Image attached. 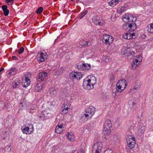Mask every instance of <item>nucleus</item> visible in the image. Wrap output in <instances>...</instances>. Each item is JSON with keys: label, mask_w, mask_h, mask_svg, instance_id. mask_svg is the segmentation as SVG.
<instances>
[{"label": "nucleus", "mask_w": 153, "mask_h": 153, "mask_svg": "<svg viewBox=\"0 0 153 153\" xmlns=\"http://www.w3.org/2000/svg\"><path fill=\"white\" fill-rule=\"evenodd\" d=\"M95 108L92 106H90L89 108H87L85 110L86 115L89 117L90 119L94 115L95 112Z\"/></svg>", "instance_id": "nucleus-7"}, {"label": "nucleus", "mask_w": 153, "mask_h": 153, "mask_svg": "<svg viewBox=\"0 0 153 153\" xmlns=\"http://www.w3.org/2000/svg\"><path fill=\"white\" fill-rule=\"evenodd\" d=\"M103 131L105 135L106 136H108L111 133V129L110 128H103Z\"/></svg>", "instance_id": "nucleus-31"}, {"label": "nucleus", "mask_w": 153, "mask_h": 153, "mask_svg": "<svg viewBox=\"0 0 153 153\" xmlns=\"http://www.w3.org/2000/svg\"><path fill=\"white\" fill-rule=\"evenodd\" d=\"M114 38L112 36L108 34H104L102 41L106 45H110L113 42Z\"/></svg>", "instance_id": "nucleus-4"}, {"label": "nucleus", "mask_w": 153, "mask_h": 153, "mask_svg": "<svg viewBox=\"0 0 153 153\" xmlns=\"http://www.w3.org/2000/svg\"><path fill=\"white\" fill-rule=\"evenodd\" d=\"M14 0H6L5 1L9 4H12L13 3Z\"/></svg>", "instance_id": "nucleus-43"}, {"label": "nucleus", "mask_w": 153, "mask_h": 153, "mask_svg": "<svg viewBox=\"0 0 153 153\" xmlns=\"http://www.w3.org/2000/svg\"><path fill=\"white\" fill-rule=\"evenodd\" d=\"M122 0H112L108 2L109 4L112 7L115 6L116 4L120 1H121Z\"/></svg>", "instance_id": "nucleus-25"}, {"label": "nucleus", "mask_w": 153, "mask_h": 153, "mask_svg": "<svg viewBox=\"0 0 153 153\" xmlns=\"http://www.w3.org/2000/svg\"><path fill=\"white\" fill-rule=\"evenodd\" d=\"M115 77L112 75H111L110 76V80L111 82H113L114 80Z\"/></svg>", "instance_id": "nucleus-47"}, {"label": "nucleus", "mask_w": 153, "mask_h": 153, "mask_svg": "<svg viewBox=\"0 0 153 153\" xmlns=\"http://www.w3.org/2000/svg\"><path fill=\"white\" fill-rule=\"evenodd\" d=\"M126 53H125V52H124V53H123V54H125V55H126Z\"/></svg>", "instance_id": "nucleus-59"}, {"label": "nucleus", "mask_w": 153, "mask_h": 153, "mask_svg": "<svg viewBox=\"0 0 153 153\" xmlns=\"http://www.w3.org/2000/svg\"><path fill=\"white\" fill-rule=\"evenodd\" d=\"M8 105L9 103L8 102H5L4 104V106L2 107V108L3 109H4L8 107Z\"/></svg>", "instance_id": "nucleus-44"}, {"label": "nucleus", "mask_w": 153, "mask_h": 153, "mask_svg": "<svg viewBox=\"0 0 153 153\" xmlns=\"http://www.w3.org/2000/svg\"><path fill=\"white\" fill-rule=\"evenodd\" d=\"M134 59L138 63L140 64L141 62H142V56L139 55L137 56H136Z\"/></svg>", "instance_id": "nucleus-33"}, {"label": "nucleus", "mask_w": 153, "mask_h": 153, "mask_svg": "<svg viewBox=\"0 0 153 153\" xmlns=\"http://www.w3.org/2000/svg\"><path fill=\"white\" fill-rule=\"evenodd\" d=\"M23 101H21L20 102V103H19V105H21L22 104H23Z\"/></svg>", "instance_id": "nucleus-57"}, {"label": "nucleus", "mask_w": 153, "mask_h": 153, "mask_svg": "<svg viewBox=\"0 0 153 153\" xmlns=\"http://www.w3.org/2000/svg\"><path fill=\"white\" fill-rule=\"evenodd\" d=\"M102 145L100 142H97L93 145L92 147V153H100L102 152Z\"/></svg>", "instance_id": "nucleus-2"}, {"label": "nucleus", "mask_w": 153, "mask_h": 153, "mask_svg": "<svg viewBox=\"0 0 153 153\" xmlns=\"http://www.w3.org/2000/svg\"><path fill=\"white\" fill-rule=\"evenodd\" d=\"M135 142H132L131 143H130V144L128 143L127 144L128 147L130 148V149H132L133 148H134L135 147Z\"/></svg>", "instance_id": "nucleus-37"}, {"label": "nucleus", "mask_w": 153, "mask_h": 153, "mask_svg": "<svg viewBox=\"0 0 153 153\" xmlns=\"http://www.w3.org/2000/svg\"><path fill=\"white\" fill-rule=\"evenodd\" d=\"M138 88V87H136L134 86L133 88L131 89V91H134V90H137Z\"/></svg>", "instance_id": "nucleus-52"}, {"label": "nucleus", "mask_w": 153, "mask_h": 153, "mask_svg": "<svg viewBox=\"0 0 153 153\" xmlns=\"http://www.w3.org/2000/svg\"><path fill=\"white\" fill-rule=\"evenodd\" d=\"M102 60L105 62H107L109 61V59L106 56H104L102 57Z\"/></svg>", "instance_id": "nucleus-42"}, {"label": "nucleus", "mask_w": 153, "mask_h": 153, "mask_svg": "<svg viewBox=\"0 0 153 153\" xmlns=\"http://www.w3.org/2000/svg\"><path fill=\"white\" fill-rule=\"evenodd\" d=\"M24 107V104H22L21 105H19V107H20V109H22Z\"/></svg>", "instance_id": "nucleus-54"}, {"label": "nucleus", "mask_w": 153, "mask_h": 153, "mask_svg": "<svg viewBox=\"0 0 153 153\" xmlns=\"http://www.w3.org/2000/svg\"><path fill=\"white\" fill-rule=\"evenodd\" d=\"M27 111L30 113L31 114H33L35 111H33V110H31V109H30L29 108L27 109Z\"/></svg>", "instance_id": "nucleus-50"}, {"label": "nucleus", "mask_w": 153, "mask_h": 153, "mask_svg": "<svg viewBox=\"0 0 153 153\" xmlns=\"http://www.w3.org/2000/svg\"><path fill=\"white\" fill-rule=\"evenodd\" d=\"M18 71V69L17 68H12L9 71L7 75L10 76H13L16 74Z\"/></svg>", "instance_id": "nucleus-18"}, {"label": "nucleus", "mask_w": 153, "mask_h": 153, "mask_svg": "<svg viewBox=\"0 0 153 153\" xmlns=\"http://www.w3.org/2000/svg\"><path fill=\"white\" fill-rule=\"evenodd\" d=\"M70 104L69 103L68 104V105L66 104H64L63 105V107L64 108V109H65L66 108H69V107H70Z\"/></svg>", "instance_id": "nucleus-49"}, {"label": "nucleus", "mask_w": 153, "mask_h": 153, "mask_svg": "<svg viewBox=\"0 0 153 153\" xmlns=\"http://www.w3.org/2000/svg\"><path fill=\"white\" fill-rule=\"evenodd\" d=\"M66 136L68 140L70 141L73 142L74 141L75 138L73 133L68 132L66 134Z\"/></svg>", "instance_id": "nucleus-14"}, {"label": "nucleus", "mask_w": 153, "mask_h": 153, "mask_svg": "<svg viewBox=\"0 0 153 153\" xmlns=\"http://www.w3.org/2000/svg\"><path fill=\"white\" fill-rule=\"evenodd\" d=\"M126 141L127 144H130V143L133 142H135L134 137L131 136H128L126 137Z\"/></svg>", "instance_id": "nucleus-27"}, {"label": "nucleus", "mask_w": 153, "mask_h": 153, "mask_svg": "<svg viewBox=\"0 0 153 153\" xmlns=\"http://www.w3.org/2000/svg\"><path fill=\"white\" fill-rule=\"evenodd\" d=\"M93 22L96 25H100L101 21L98 19V17L97 16H94L92 19Z\"/></svg>", "instance_id": "nucleus-24"}, {"label": "nucleus", "mask_w": 153, "mask_h": 153, "mask_svg": "<svg viewBox=\"0 0 153 153\" xmlns=\"http://www.w3.org/2000/svg\"><path fill=\"white\" fill-rule=\"evenodd\" d=\"M84 63H82V64H77L76 66V68L78 69L80 71H83L84 66Z\"/></svg>", "instance_id": "nucleus-35"}, {"label": "nucleus", "mask_w": 153, "mask_h": 153, "mask_svg": "<svg viewBox=\"0 0 153 153\" xmlns=\"http://www.w3.org/2000/svg\"><path fill=\"white\" fill-rule=\"evenodd\" d=\"M58 91L57 89L52 88L51 89L50 93L52 96H54L57 94Z\"/></svg>", "instance_id": "nucleus-29"}, {"label": "nucleus", "mask_w": 153, "mask_h": 153, "mask_svg": "<svg viewBox=\"0 0 153 153\" xmlns=\"http://www.w3.org/2000/svg\"><path fill=\"white\" fill-rule=\"evenodd\" d=\"M69 108H66L65 109H63L61 112L62 114H66L68 112Z\"/></svg>", "instance_id": "nucleus-40"}, {"label": "nucleus", "mask_w": 153, "mask_h": 153, "mask_svg": "<svg viewBox=\"0 0 153 153\" xmlns=\"http://www.w3.org/2000/svg\"><path fill=\"white\" fill-rule=\"evenodd\" d=\"M48 74L45 71L42 72L39 74L37 76V80L38 82H43L45 80V77L47 76Z\"/></svg>", "instance_id": "nucleus-9"}, {"label": "nucleus", "mask_w": 153, "mask_h": 153, "mask_svg": "<svg viewBox=\"0 0 153 153\" xmlns=\"http://www.w3.org/2000/svg\"><path fill=\"white\" fill-rule=\"evenodd\" d=\"M84 66L83 71H87L89 70L91 68V65L87 63H84Z\"/></svg>", "instance_id": "nucleus-34"}, {"label": "nucleus", "mask_w": 153, "mask_h": 153, "mask_svg": "<svg viewBox=\"0 0 153 153\" xmlns=\"http://www.w3.org/2000/svg\"><path fill=\"white\" fill-rule=\"evenodd\" d=\"M140 64L137 62L134 59H133V61L131 63V68L132 70H134L138 68Z\"/></svg>", "instance_id": "nucleus-15"}, {"label": "nucleus", "mask_w": 153, "mask_h": 153, "mask_svg": "<svg viewBox=\"0 0 153 153\" xmlns=\"http://www.w3.org/2000/svg\"><path fill=\"white\" fill-rule=\"evenodd\" d=\"M4 69L3 68H0V74H2L4 71Z\"/></svg>", "instance_id": "nucleus-53"}, {"label": "nucleus", "mask_w": 153, "mask_h": 153, "mask_svg": "<svg viewBox=\"0 0 153 153\" xmlns=\"http://www.w3.org/2000/svg\"><path fill=\"white\" fill-rule=\"evenodd\" d=\"M31 74L30 73H28L27 74L25 75L22 79V83L24 87H27L30 83V79Z\"/></svg>", "instance_id": "nucleus-3"}, {"label": "nucleus", "mask_w": 153, "mask_h": 153, "mask_svg": "<svg viewBox=\"0 0 153 153\" xmlns=\"http://www.w3.org/2000/svg\"><path fill=\"white\" fill-rule=\"evenodd\" d=\"M127 39H132V37H131V33H127Z\"/></svg>", "instance_id": "nucleus-48"}, {"label": "nucleus", "mask_w": 153, "mask_h": 153, "mask_svg": "<svg viewBox=\"0 0 153 153\" xmlns=\"http://www.w3.org/2000/svg\"><path fill=\"white\" fill-rule=\"evenodd\" d=\"M47 57L48 56L46 53H41L40 54V56L37 58V59L39 62H41L44 61L45 60L47 59Z\"/></svg>", "instance_id": "nucleus-11"}, {"label": "nucleus", "mask_w": 153, "mask_h": 153, "mask_svg": "<svg viewBox=\"0 0 153 153\" xmlns=\"http://www.w3.org/2000/svg\"><path fill=\"white\" fill-rule=\"evenodd\" d=\"M112 126L111 121L108 119L105 120L104 123L103 128H110Z\"/></svg>", "instance_id": "nucleus-16"}, {"label": "nucleus", "mask_w": 153, "mask_h": 153, "mask_svg": "<svg viewBox=\"0 0 153 153\" xmlns=\"http://www.w3.org/2000/svg\"><path fill=\"white\" fill-rule=\"evenodd\" d=\"M123 88L122 89H125L127 85V82L125 79H122L119 81L117 83Z\"/></svg>", "instance_id": "nucleus-13"}, {"label": "nucleus", "mask_w": 153, "mask_h": 153, "mask_svg": "<svg viewBox=\"0 0 153 153\" xmlns=\"http://www.w3.org/2000/svg\"><path fill=\"white\" fill-rule=\"evenodd\" d=\"M82 76L81 73L73 72L70 74V79L74 81L79 79Z\"/></svg>", "instance_id": "nucleus-8"}, {"label": "nucleus", "mask_w": 153, "mask_h": 153, "mask_svg": "<svg viewBox=\"0 0 153 153\" xmlns=\"http://www.w3.org/2000/svg\"><path fill=\"white\" fill-rule=\"evenodd\" d=\"M2 9L4 12V15L6 16L8 15L9 13V11L7 9V6L6 5H2Z\"/></svg>", "instance_id": "nucleus-20"}, {"label": "nucleus", "mask_w": 153, "mask_h": 153, "mask_svg": "<svg viewBox=\"0 0 153 153\" xmlns=\"http://www.w3.org/2000/svg\"><path fill=\"white\" fill-rule=\"evenodd\" d=\"M129 54L131 55L134 56L135 54V52L131 49H129Z\"/></svg>", "instance_id": "nucleus-46"}, {"label": "nucleus", "mask_w": 153, "mask_h": 153, "mask_svg": "<svg viewBox=\"0 0 153 153\" xmlns=\"http://www.w3.org/2000/svg\"><path fill=\"white\" fill-rule=\"evenodd\" d=\"M135 104H136V103L134 102H132V105H135Z\"/></svg>", "instance_id": "nucleus-58"}, {"label": "nucleus", "mask_w": 153, "mask_h": 153, "mask_svg": "<svg viewBox=\"0 0 153 153\" xmlns=\"http://www.w3.org/2000/svg\"><path fill=\"white\" fill-rule=\"evenodd\" d=\"M24 48L22 47H21L18 51L19 54H22L24 51Z\"/></svg>", "instance_id": "nucleus-41"}, {"label": "nucleus", "mask_w": 153, "mask_h": 153, "mask_svg": "<svg viewBox=\"0 0 153 153\" xmlns=\"http://www.w3.org/2000/svg\"><path fill=\"white\" fill-rule=\"evenodd\" d=\"M37 108V106L36 104H33L32 106L31 107L30 109H31V110H33V111H35V109Z\"/></svg>", "instance_id": "nucleus-45"}, {"label": "nucleus", "mask_w": 153, "mask_h": 153, "mask_svg": "<svg viewBox=\"0 0 153 153\" xmlns=\"http://www.w3.org/2000/svg\"><path fill=\"white\" fill-rule=\"evenodd\" d=\"M63 124L59 123L58 125L56 127L55 130V132L57 134H60L62 131L63 128Z\"/></svg>", "instance_id": "nucleus-12"}, {"label": "nucleus", "mask_w": 153, "mask_h": 153, "mask_svg": "<svg viewBox=\"0 0 153 153\" xmlns=\"http://www.w3.org/2000/svg\"><path fill=\"white\" fill-rule=\"evenodd\" d=\"M129 21L128 22H134L137 19L134 16H133L131 14H129Z\"/></svg>", "instance_id": "nucleus-32"}, {"label": "nucleus", "mask_w": 153, "mask_h": 153, "mask_svg": "<svg viewBox=\"0 0 153 153\" xmlns=\"http://www.w3.org/2000/svg\"><path fill=\"white\" fill-rule=\"evenodd\" d=\"M96 83V79L94 76H88L85 78L83 81V87L86 89L90 90L94 88Z\"/></svg>", "instance_id": "nucleus-1"}, {"label": "nucleus", "mask_w": 153, "mask_h": 153, "mask_svg": "<svg viewBox=\"0 0 153 153\" xmlns=\"http://www.w3.org/2000/svg\"><path fill=\"white\" fill-rule=\"evenodd\" d=\"M116 91L115 92V96L116 95V94L117 92H121L122 91H123L124 90V89H122L123 88L117 83L116 84Z\"/></svg>", "instance_id": "nucleus-28"}, {"label": "nucleus", "mask_w": 153, "mask_h": 153, "mask_svg": "<svg viewBox=\"0 0 153 153\" xmlns=\"http://www.w3.org/2000/svg\"><path fill=\"white\" fill-rule=\"evenodd\" d=\"M128 18L129 14H126L123 16V20L124 22H128L129 21Z\"/></svg>", "instance_id": "nucleus-36"}, {"label": "nucleus", "mask_w": 153, "mask_h": 153, "mask_svg": "<svg viewBox=\"0 0 153 153\" xmlns=\"http://www.w3.org/2000/svg\"><path fill=\"white\" fill-rule=\"evenodd\" d=\"M127 37L128 36H127V33H126L125 34H124L123 35V38L124 39H127Z\"/></svg>", "instance_id": "nucleus-51"}, {"label": "nucleus", "mask_w": 153, "mask_h": 153, "mask_svg": "<svg viewBox=\"0 0 153 153\" xmlns=\"http://www.w3.org/2000/svg\"><path fill=\"white\" fill-rule=\"evenodd\" d=\"M12 58L13 60H17L18 59L17 58L16 56H12Z\"/></svg>", "instance_id": "nucleus-55"}, {"label": "nucleus", "mask_w": 153, "mask_h": 153, "mask_svg": "<svg viewBox=\"0 0 153 153\" xmlns=\"http://www.w3.org/2000/svg\"><path fill=\"white\" fill-rule=\"evenodd\" d=\"M147 31L150 33H153V22L149 24L146 27Z\"/></svg>", "instance_id": "nucleus-23"}, {"label": "nucleus", "mask_w": 153, "mask_h": 153, "mask_svg": "<svg viewBox=\"0 0 153 153\" xmlns=\"http://www.w3.org/2000/svg\"><path fill=\"white\" fill-rule=\"evenodd\" d=\"M22 129L24 134H30L33 131V125L30 124L28 126H22Z\"/></svg>", "instance_id": "nucleus-5"}, {"label": "nucleus", "mask_w": 153, "mask_h": 153, "mask_svg": "<svg viewBox=\"0 0 153 153\" xmlns=\"http://www.w3.org/2000/svg\"><path fill=\"white\" fill-rule=\"evenodd\" d=\"M43 11V8L42 7H39L36 10V13L37 14H39L42 13Z\"/></svg>", "instance_id": "nucleus-39"}, {"label": "nucleus", "mask_w": 153, "mask_h": 153, "mask_svg": "<svg viewBox=\"0 0 153 153\" xmlns=\"http://www.w3.org/2000/svg\"><path fill=\"white\" fill-rule=\"evenodd\" d=\"M135 35V33H134L131 34V37H132V38H133V36Z\"/></svg>", "instance_id": "nucleus-56"}, {"label": "nucleus", "mask_w": 153, "mask_h": 153, "mask_svg": "<svg viewBox=\"0 0 153 153\" xmlns=\"http://www.w3.org/2000/svg\"><path fill=\"white\" fill-rule=\"evenodd\" d=\"M90 44L91 43L90 42L84 40H81L79 42L80 45L82 47H87L89 46Z\"/></svg>", "instance_id": "nucleus-21"}, {"label": "nucleus", "mask_w": 153, "mask_h": 153, "mask_svg": "<svg viewBox=\"0 0 153 153\" xmlns=\"http://www.w3.org/2000/svg\"><path fill=\"white\" fill-rule=\"evenodd\" d=\"M20 82V80L19 79L15 80L12 84V88H19Z\"/></svg>", "instance_id": "nucleus-17"}, {"label": "nucleus", "mask_w": 153, "mask_h": 153, "mask_svg": "<svg viewBox=\"0 0 153 153\" xmlns=\"http://www.w3.org/2000/svg\"><path fill=\"white\" fill-rule=\"evenodd\" d=\"M138 128V132L140 134H142L145 131L146 127L142 123H139Z\"/></svg>", "instance_id": "nucleus-10"}, {"label": "nucleus", "mask_w": 153, "mask_h": 153, "mask_svg": "<svg viewBox=\"0 0 153 153\" xmlns=\"http://www.w3.org/2000/svg\"><path fill=\"white\" fill-rule=\"evenodd\" d=\"M127 7V4H125L122 6H120L118 8L117 11L120 13L121 14L123 12L126 11V8Z\"/></svg>", "instance_id": "nucleus-19"}, {"label": "nucleus", "mask_w": 153, "mask_h": 153, "mask_svg": "<svg viewBox=\"0 0 153 153\" xmlns=\"http://www.w3.org/2000/svg\"><path fill=\"white\" fill-rule=\"evenodd\" d=\"M41 114L40 115L39 114L38 116L39 117V118L41 119H44V117H47V115L49 114L46 110L43 111L42 112H41Z\"/></svg>", "instance_id": "nucleus-22"}, {"label": "nucleus", "mask_w": 153, "mask_h": 153, "mask_svg": "<svg viewBox=\"0 0 153 153\" xmlns=\"http://www.w3.org/2000/svg\"><path fill=\"white\" fill-rule=\"evenodd\" d=\"M87 13V11H85V12L80 14L79 15V17L80 19L82 18Z\"/></svg>", "instance_id": "nucleus-38"}, {"label": "nucleus", "mask_w": 153, "mask_h": 153, "mask_svg": "<svg viewBox=\"0 0 153 153\" xmlns=\"http://www.w3.org/2000/svg\"><path fill=\"white\" fill-rule=\"evenodd\" d=\"M123 27L124 30H126L129 28V30L131 31H134L136 28V25L134 22L128 24L124 23L123 25Z\"/></svg>", "instance_id": "nucleus-6"}, {"label": "nucleus", "mask_w": 153, "mask_h": 153, "mask_svg": "<svg viewBox=\"0 0 153 153\" xmlns=\"http://www.w3.org/2000/svg\"><path fill=\"white\" fill-rule=\"evenodd\" d=\"M43 85L39 84L38 83L35 87L34 91H35L39 92L43 89Z\"/></svg>", "instance_id": "nucleus-26"}, {"label": "nucleus", "mask_w": 153, "mask_h": 153, "mask_svg": "<svg viewBox=\"0 0 153 153\" xmlns=\"http://www.w3.org/2000/svg\"><path fill=\"white\" fill-rule=\"evenodd\" d=\"M86 114L85 113L82 116L80 117V119L82 122H86L88 119H90V118H89V117L86 116Z\"/></svg>", "instance_id": "nucleus-30"}]
</instances>
